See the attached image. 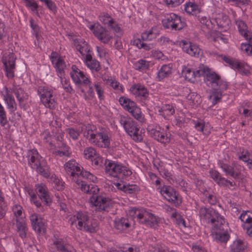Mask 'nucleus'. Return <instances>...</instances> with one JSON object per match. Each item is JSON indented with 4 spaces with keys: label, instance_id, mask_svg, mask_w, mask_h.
Masks as SVG:
<instances>
[{
    "label": "nucleus",
    "instance_id": "obj_38",
    "mask_svg": "<svg viewBox=\"0 0 252 252\" xmlns=\"http://www.w3.org/2000/svg\"><path fill=\"white\" fill-rule=\"evenodd\" d=\"M172 68L171 64L163 65L159 70L158 74V77L159 80L168 77L171 73Z\"/></svg>",
    "mask_w": 252,
    "mask_h": 252
},
{
    "label": "nucleus",
    "instance_id": "obj_43",
    "mask_svg": "<svg viewBox=\"0 0 252 252\" xmlns=\"http://www.w3.org/2000/svg\"><path fill=\"white\" fill-rule=\"evenodd\" d=\"M133 117L137 121L141 123H144L145 119L144 115L142 114L141 109L136 105L133 109H131L129 112Z\"/></svg>",
    "mask_w": 252,
    "mask_h": 252
},
{
    "label": "nucleus",
    "instance_id": "obj_32",
    "mask_svg": "<svg viewBox=\"0 0 252 252\" xmlns=\"http://www.w3.org/2000/svg\"><path fill=\"white\" fill-rule=\"evenodd\" d=\"M85 62L87 67L92 71L98 72L101 68L99 63L95 59H93L91 55H86Z\"/></svg>",
    "mask_w": 252,
    "mask_h": 252
},
{
    "label": "nucleus",
    "instance_id": "obj_9",
    "mask_svg": "<svg viewBox=\"0 0 252 252\" xmlns=\"http://www.w3.org/2000/svg\"><path fill=\"white\" fill-rule=\"evenodd\" d=\"M49 250L51 252H77L74 247L61 237L54 235L51 239Z\"/></svg>",
    "mask_w": 252,
    "mask_h": 252
},
{
    "label": "nucleus",
    "instance_id": "obj_7",
    "mask_svg": "<svg viewBox=\"0 0 252 252\" xmlns=\"http://www.w3.org/2000/svg\"><path fill=\"white\" fill-rule=\"evenodd\" d=\"M218 164L226 176H230L235 180L244 179L245 176L242 173V171L245 169V168L238 162L233 161L231 165H229L222 160H219Z\"/></svg>",
    "mask_w": 252,
    "mask_h": 252
},
{
    "label": "nucleus",
    "instance_id": "obj_20",
    "mask_svg": "<svg viewBox=\"0 0 252 252\" xmlns=\"http://www.w3.org/2000/svg\"><path fill=\"white\" fill-rule=\"evenodd\" d=\"M30 220L33 229L38 234L44 233L46 229V222L45 220L39 217L37 214H32Z\"/></svg>",
    "mask_w": 252,
    "mask_h": 252
},
{
    "label": "nucleus",
    "instance_id": "obj_50",
    "mask_svg": "<svg viewBox=\"0 0 252 252\" xmlns=\"http://www.w3.org/2000/svg\"><path fill=\"white\" fill-rule=\"evenodd\" d=\"M96 155L95 150L92 147L87 148L84 151V156L86 159L92 160Z\"/></svg>",
    "mask_w": 252,
    "mask_h": 252
},
{
    "label": "nucleus",
    "instance_id": "obj_22",
    "mask_svg": "<svg viewBox=\"0 0 252 252\" xmlns=\"http://www.w3.org/2000/svg\"><path fill=\"white\" fill-rule=\"evenodd\" d=\"M89 219V217L87 212L79 211L69 219V222L71 226L74 225L80 230L83 229V226Z\"/></svg>",
    "mask_w": 252,
    "mask_h": 252
},
{
    "label": "nucleus",
    "instance_id": "obj_21",
    "mask_svg": "<svg viewBox=\"0 0 252 252\" xmlns=\"http://www.w3.org/2000/svg\"><path fill=\"white\" fill-rule=\"evenodd\" d=\"M147 130L151 136L157 141L166 143L169 142V139L165 134L164 129L158 126H149Z\"/></svg>",
    "mask_w": 252,
    "mask_h": 252
},
{
    "label": "nucleus",
    "instance_id": "obj_58",
    "mask_svg": "<svg viewBox=\"0 0 252 252\" xmlns=\"http://www.w3.org/2000/svg\"><path fill=\"white\" fill-rule=\"evenodd\" d=\"M26 3V5L30 7L32 11H35L37 10L38 5L37 3L34 1V0H23Z\"/></svg>",
    "mask_w": 252,
    "mask_h": 252
},
{
    "label": "nucleus",
    "instance_id": "obj_11",
    "mask_svg": "<svg viewBox=\"0 0 252 252\" xmlns=\"http://www.w3.org/2000/svg\"><path fill=\"white\" fill-rule=\"evenodd\" d=\"M162 23L165 28L175 31L181 30L186 26V23L181 17L173 13L167 14Z\"/></svg>",
    "mask_w": 252,
    "mask_h": 252
},
{
    "label": "nucleus",
    "instance_id": "obj_31",
    "mask_svg": "<svg viewBox=\"0 0 252 252\" xmlns=\"http://www.w3.org/2000/svg\"><path fill=\"white\" fill-rule=\"evenodd\" d=\"M74 44L76 49L83 56L86 58L87 55H90L89 53L90 51V47L88 43L83 40H77L75 41Z\"/></svg>",
    "mask_w": 252,
    "mask_h": 252
},
{
    "label": "nucleus",
    "instance_id": "obj_53",
    "mask_svg": "<svg viewBox=\"0 0 252 252\" xmlns=\"http://www.w3.org/2000/svg\"><path fill=\"white\" fill-rule=\"evenodd\" d=\"M51 180L54 184L55 188L58 190H62L64 189L63 183L54 175H52Z\"/></svg>",
    "mask_w": 252,
    "mask_h": 252
},
{
    "label": "nucleus",
    "instance_id": "obj_52",
    "mask_svg": "<svg viewBox=\"0 0 252 252\" xmlns=\"http://www.w3.org/2000/svg\"><path fill=\"white\" fill-rule=\"evenodd\" d=\"M12 211L14 216L16 218V220L22 218L23 208L19 205L16 204L12 208Z\"/></svg>",
    "mask_w": 252,
    "mask_h": 252
},
{
    "label": "nucleus",
    "instance_id": "obj_34",
    "mask_svg": "<svg viewBox=\"0 0 252 252\" xmlns=\"http://www.w3.org/2000/svg\"><path fill=\"white\" fill-rule=\"evenodd\" d=\"M132 172L128 167L119 162L117 168V177L115 178L123 179L124 177L130 176Z\"/></svg>",
    "mask_w": 252,
    "mask_h": 252
},
{
    "label": "nucleus",
    "instance_id": "obj_62",
    "mask_svg": "<svg viewBox=\"0 0 252 252\" xmlns=\"http://www.w3.org/2000/svg\"><path fill=\"white\" fill-rule=\"evenodd\" d=\"M139 190L138 187L136 185H126L125 192L127 193H133Z\"/></svg>",
    "mask_w": 252,
    "mask_h": 252
},
{
    "label": "nucleus",
    "instance_id": "obj_30",
    "mask_svg": "<svg viewBox=\"0 0 252 252\" xmlns=\"http://www.w3.org/2000/svg\"><path fill=\"white\" fill-rule=\"evenodd\" d=\"M239 33L248 41L252 39V33L248 30L246 24L243 21L240 20L236 22Z\"/></svg>",
    "mask_w": 252,
    "mask_h": 252
},
{
    "label": "nucleus",
    "instance_id": "obj_10",
    "mask_svg": "<svg viewBox=\"0 0 252 252\" xmlns=\"http://www.w3.org/2000/svg\"><path fill=\"white\" fill-rule=\"evenodd\" d=\"M153 30L146 31L142 33L141 38H133L131 40V44L136 46L139 49H143L146 51H149L155 47L153 43H148L146 41H151L154 37Z\"/></svg>",
    "mask_w": 252,
    "mask_h": 252
},
{
    "label": "nucleus",
    "instance_id": "obj_39",
    "mask_svg": "<svg viewBox=\"0 0 252 252\" xmlns=\"http://www.w3.org/2000/svg\"><path fill=\"white\" fill-rule=\"evenodd\" d=\"M246 246L240 240L234 241L231 246V252H246Z\"/></svg>",
    "mask_w": 252,
    "mask_h": 252
},
{
    "label": "nucleus",
    "instance_id": "obj_51",
    "mask_svg": "<svg viewBox=\"0 0 252 252\" xmlns=\"http://www.w3.org/2000/svg\"><path fill=\"white\" fill-rule=\"evenodd\" d=\"M8 123L6 112L4 107L0 103V124L4 126Z\"/></svg>",
    "mask_w": 252,
    "mask_h": 252
},
{
    "label": "nucleus",
    "instance_id": "obj_16",
    "mask_svg": "<svg viewBox=\"0 0 252 252\" xmlns=\"http://www.w3.org/2000/svg\"><path fill=\"white\" fill-rule=\"evenodd\" d=\"M94 35L102 43H108L112 38L110 32L99 24H94L90 27Z\"/></svg>",
    "mask_w": 252,
    "mask_h": 252
},
{
    "label": "nucleus",
    "instance_id": "obj_24",
    "mask_svg": "<svg viewBox=\"0 0 252 252\" xmlns=\"http://www.w3.org/2000/svg\"><path fill=\"white\" fill-rule=\"evenodd\" d=\"M241 220L244 223V227L246 229V233L252 236V212L247 211H243L239 217Z\"/></svg>",
    "mask_w": 252,
    "mask_h": 252
},
{
    "label": "nucleus",
    "instance_id": "obj_27",
    "mask_svg": "<svg viewBox=\"0 0 252 252\" xmlns=\"http://www.w3.org/2000/svg\"><path fill=\"white\" fill-rule=\"evenodd\" d=\"M119 162L109 159H106L104 162L105 172L107 176L115 178L117 177V168Z\"/></svg>",
    "mask_w": 252,
    "mask_h": 252
},
{
    "label": "nucleus",
    "instance_id": "obj_57",
    "mask_svg": "<svg viewBox=\"0 0 252 252\" xmlns=\"http://www.w3.org/2000/svg\"><path fill=\"white\" fill-rule=\"evenodd\" d=\"M242 51L248 55H252V45L249 43H242L241 46Z\"/></svg>",
    "mask_w": 252,
    "mask_h": 252
},
{
    "label": "nucleus",
    "instance_id": "obj_47",
    "mask_svg": "<svg viewBox=\"0 0 252 252\" xmlns=\"http://www.w3.org/2000/svg\"><path fill=\"white\" fill-rule=\"evenodd\" d=\"M149 62L145 60L140 59L134 63V67L138 70H143L148 69Z\"/></svg>",
    "mask_w": 252,
    "mask_h": 252
},
{
    "label": "nucleus",
    "instance_id": "obj_14",
    "mask_svg": "<svg viewBox=\"0 0 252 252\" xmlns=\"http://www.w3.org/2000/svg\"><path fill=\"white\" fill-rule=\"evenodd\" d=\"M15 60L16 57L13 53H6L2 58L6 76L9 79L12 78L14 76Z\"/></svg>",
    "mask_w": 252,
    "mask_h": 252
},
{
    "label": "nucleus",
    "instance_id": "obj_33",
    "mask_svg": "<svg viewBox=\"0 0 252 252\" xmlns=\"http://www.w3.org/2000/svg\"><path fill=\"white\" fill-rule=\"evenodd\" d=\"M98 229L97 221L94 219H89L83 226V229L80 230L90 233H94Z\"/></svg>",
    "mask_w": 252,
    "mask_h": 252
},
{
    "label": "nucleus",
    "instance_id": "obj_46",
    "mask_svg": "<svg viewBox=\"0 0 252 252\" xmlns=\"http://www.w3.org/2000/svg\"><path fill=\"white\" fill-rule=\"evenodd\" d=\"M184 6L185 11L189 15H193L198 10V6L193 2H188Z\"/></svg>",
    "mask_w": 252,
    "mask_h": 252
},
{
    "label": "nucleus",
    "instance_id": "obj_18",
    "mask_svg": "<svg viewBox=\"0 0 252 252\" xmlns=\"http://www.w3.org/2000/svg\"><path fill=\"white\" fill-rule=\"evenodd\" d=\"M50 59L56 69L58 76L62 79L64 75V69L66 67L64 60L59 54L54 52L50 56Z\"/></svg>",
    "mask_w": 252,
    "mask_h": 252
},
{
    "label": "nucleus",
    "instance_id": "obj_1",
    "mask_svg": "<svg viewBox=\"0 0 252 252\" xmlns=\"http://www.w3.org/2000/svg\"><path fill=\"white\" fill-rule=\"evenodd\" d=\"M79 178L74 181L77 187L88 194H92L90 197V203L94 207L95 211L108 212L113 207L111 200L104 195L99 194V189L96 186L88 185Z\"/></svg>",
    "mask_w": 252,
    "mask_h": 252
},
{
    "label": "nucleus",
    "instance_id": "obj_25",
    "mask_svg": "<svg viewBox=\"0 0 252 252\" xmlns=\"http://www.w3.org/2000/svg\"><path fill=\"white\" fill-rule=\"evenodd\" d=\"M180 45L185 52L191 56L196 57L199 55L200 50L196 44L186 40H182Z\"/></svg>",
    "mask_w": 252,
    "mask_h": 252
},
{
    "label": "nucleus",
    "instance_id": "obj_64",
    "mask_svg": "<svg viewBox=\"0 0 252 252\" xmlns=\"http://www.w3.org/2000/svg\"><path fill=\"white\" fill-rule=\"evenodd\" d=\"M239 113L243 114L245 117L252 116V110H249L245 106H242L239 109Z\"/></svg>",
    "mask_w": 252,
    "mask_h": 252
},
{
    "label": "nucleus",
    "instance_id": "obj_59",
    "mask_svg": "<svg viewBox=\"0 0 252 252\" xmlns=\"http://www.w3.org/2000/svg\"><path fill=\"white\" fill-rule=\"evenodd\" d=\"M251 158H252V155L248 151H243L241 155L238 157L239 159L245 162L249 161Z\"/></svg>",
    "mask_w": 252,
    "mask_h": 252
},
{
    "label": "nucleus",
    "instance_id": "obj_17",
    "mask_svg": "<svg viewBox=\"0 0 252 252\" xmlns=\"http://www.w3.org/2000/svg\"><path fill=\"white\" fill-rule=\"evenodd\" d=\"M70 75L76 85H88L91 83L90 80L85 75L84 72L75 65L72 66Z\"/></svg>",
    "mask_w": 252,
    "mask_h": 252
},
{
    "label": "nucleus",
    "instance_id": "obj_42",
    "mask_svg": "<svg viewBox=\"0 0 252 252\" xmlns=\"http://www.w3.org/2000/svg\"><path fill=\"white\" fill-rule=\"evenodd\" d=\"M41 101L46 107L50 109L55 108L57 104L53 94L51 95V96H47L46 98L43 97Z\"/></svg>",
    "mask_w": 252,
    "mask_h": 252
},
{
    "label": "nucleus",
    "instance_id": "obj_3",
    "mask_svg": "<svg viewBox=\"0 0 252 252\" xmlns=\"http://www.w3.org/2000/svg\"><path fill=\"white\" fill-rule=\"evenodd\" d=\"M82 131L84 136L94 145L100 148H107L109 146L110 139L105 129L97 130L95 126L87 125L83 126Z\"/></svg>",
    "mask_w": 252,
    "mask_h": 252
},
{
    "label": "nucleus",
    "instance_id": "obj_6",
    "mask_svg": "<svg viewBox=\"0 0 252 252\" xmlns=\"http://www.w3.org/2000/svg\"><path fill=\"white\" fill-rule=\"evenodd\" d=\"M199 213L201 219L211 224L213 228L225 222L224 218L212 208L201 207Z\"/></svg>",
    "mask_w": 252,
    "mask_h": 252
},
{
    "label": "nucleus",
    "instance_id": "obj_60",
    "mask_svg": "<svg viewBox=\"0 0 252 252\" xmlns=\"http://www.w3.org/2000/svg\"><path fill=\"white\" fill-rule=\"evenodd\" d=\"M66 132L68 133L69 137L73 140H76L78 139L80 134L77 130H75L73 128H68L66 129Z\"/></svg>",
    "mask_w": 252,
    "mask_h": 252
},
{
    "label": "nucleus",
    "instance_id": "obj_2",
    "mask_svg": "<svg viewBox=\"0 0 252 252\" xmlns=\"http://www.w3.org/2000/svg\"><path fill=\"white\" fill-rule=\"evenodd\" d=\"M13 93L15 94L20 107L26 109L29 95L21 87L16 85L15 82L13 83L11 88L5 86L1 91V95L7 108L11 112H14L17 109V104Z\"/></svg>",
    "mask_w": 252,
    "mask_h": 252
},
{
    "label": "nucleus",
    "instance_id": "obj_13",
    "mask_svg": "<svg viewBox=\"0 0 252 252\" xmlns=\"http://www.w3.org/2000/svg\"><path fill=\"white\" fill-rule=\"evenodd\" d=\"M229 227L225 222L220 224L216 227L212 228V235L216 241L220 243H226L229 239Z\"/></svg>",
    "mask_w": 252,
    "mask_h": 252
},
{
    "label": "nucleus",
    "instance_id": "obj_55",
    "mask_svg": "<svg viewBox=\"0 0 252 252\" xmlns=\"http://www.w3.org/2000/svg\"><path fill=\"white\" fill-rule=\"evenodd\" d=\"M94 87L97 92L98 97L100 100L104 98V91L99 82H96L94 84Z\"/></svg>",
    "mask_w": 252,
    "mask_h": 252
},
{
    "label": "nucleus",
    "instance_id": "obj_49",
    "mask_svg": "<svg viewBox=\"0 0 252 252\" xmlns=\"http://www.w3.org/2000/svg\"><path fill=\"white\" fill-rule=\"evenodd\" d=\"M209 69V68L203 65V64H201L200 65L198 69H196L195 70H194V77H195V78L196 77H200L201 76H203L204 75L205 76L206 73H207L208 70Z\"/></svg>",
    "mask_w": 252,
    "mask_h": 252
},
{
    "label": "nucleus",
    "instance_id": "obj_48",
    "mask_svg": "<svg viewBox=\"0 0 252 252\" xmlns=\"http://www.w3.org/2000/svg\"><path fill=\"white\" fill-rule=\"evenodd\" d=\"M216 22L219 26L222 28L228 26L230 23L228 17L223 14L219 15L216 18Z\"/></svg>",
    "mask_w": 252,
    "mask_h": 252
},
{
    "label": "nucleus",
    "instance_id": "obj_4",
    "mask_svg": "<svg viewBox=\"0 0 252 252\" xmlns=\"http://www.w3.org/2000/svg\"><path fill=\"white\" fill-rule=\"evenodd\" d=\"M130 213L133 219L139 223L154 229L158 228L160 219L150 210L144 208H133Z\"/></svg>",
    "mask_w": 252,
    "mask_h": 252
},
{
    "label": "nucleus",
    "instance_id": "obj_29",
    "mask_svg": "<svg viewBox=\"0 0 252 252\" xmlns=\"http://www.w3.org/2000/svg\"><path fill=\"white\" fill-rule=\"evenodd\" d=\"M130 226V223L127 218H118L114 221V227L119 232L126 231Z\"/></svg>",
    "mask_w": 252,
    "mask_h": 252
},
{
    "label": "nucleus",
    "instance_id": "obj_19",
    "mask_svg": "<svg viewBox=\"0 0 252 252\" xmlns=\"http://www.w3.org/2000/svg\"><path fill=\"white\" fill-rule=\"evenodd\" d=\"M35 187L36 193L40 199L45 205L49 206L52 202V199L46 185L44 183H40L36 185Z\"/></svg>",
    "mask_w": 252,
    "mask_h": 252
},
{
    "label": "nucleus",
    "instance_id": "obj_45",
    "mask_svg": "<svg viewBox=\"0 0 252 252\" xmlns=\"http://www.w3.org/2000/svg\"><path fill=\"white\" fill-rule=\"evenodd\" d=\"M183 74L185 79L190 82H194L195 80L194 69L189 67H185L183 69Z\"/></svg>",
    "mask_w": 252,
    "mask_h": 252
},
{
    "label": "nucleus",
    "instance_id": "obj_35",
    "mask_svg": "<svg viewBox=\"0 0 252 252\" xmlns=\"http://www.w3.org/2000/svg\"><path fill=\"white\" fill-rule=\"evenodd\" d=\"M17 231L19 236L24 239L27 236L28 227L27 223L24 220H17L16 221Z\"/></svg>",
    "mask_w": 252,
    "mask_h": 252
},
{
    "label": "nucleus",
    "instance_id": "obj_54",
    "mask_svg": "<svg viewBox=\"0 0 252 252\" xmlns=\"http://www.w3.org/2000/svg\"><path fill=\"white\" fill-rule=\"evenodd\" d=\"M31 201L33 203L37 208H39V211L43 212L44 209L42 206L41 201L37 200L36 195L34 193L31 195Z\"/></svg>",
    "mask_w": 252,
    "mask_h": 252
},
{
    "label": "nucleus",
    "instance_id": "obj_8",
    "mask_svg": "<svg viewBox=\"0 0 252 252\" xmlns=\"http://www.w3.org/2000/svg\"><path fill=\"white\" fill-rule=\"evenodd\" d=\"M121 124L131 138L135 142H141L144 137V133L137 127L136 123L130 118L121 119Z\"/></svg>",
    "mask_w": 252,
    "mask_h": 252
},
{
    "label": "nucleus",
    "instance_id": "obj_40",
    "mask_svg": "<svg viewBox=\"0 0 252 252\" xmlns=\"http://www.w3.org/2000/svg\"><path fill=\"white\" fill-rule=\"evenodd\" d=\"M51 146L50 150L52 153L56 156H59L60 157H69L71 156V152L69 151V147H65L64 149V151H61L60 150L54 149V145L52 142H50Z\"/></svg>",
    "mask_w": 252,
    "mask_h": 252
},
{
    "label": "nucleus",
    "instance_id": "obj_28",
    "mask_svg": "<svg viewBox=\"0 0 252 252\" xmlns=\"http://www.w3.org/2000/svg\"><path fill=\"white\" fill-rule=\"evenodd\" d=\"M220 78V76L218 74L214 72H211L209 69L205 76L204 80L208 86L215 90V89H217L218 87V83H219Z\"/></svg>",
    "mask_w": 252,
    "mask_h": 252
},
{
    "label": "nucleus",
    "instance_id": "obj_41",
    "mask_svg": "<svg viewBox=\"0 0 252 252\" xmlns=\"http://www.w3.org/2000/svg\"><path fill=\"white\" fill-rule=\"evenodd\" d=\"M37 93L40 96V100H42L43 97L46 98L47 96H51V95L53 94V91L47 86H41L38 87Z\"/></svg>",
    "mask_w": 252,
    "mask_h": 252
},
{
    "label": "nucleus",
    "instance_id": "obj_63",
    "mask_svg": "<svg viewBox=\"0 0 252 252\" xmlns=\"http://www.w3.org/2000/svg\"><path fill=\"white\" fill-rule=\"evenodd\" d=\"M162 111L167 115H172L175 113L173 107L170 105L167 104L162 107Z\"/></svg>",
    "mask_w": 252,
    "mask_h": 252
},
{
    "label": "nucleus",
    "instance_id": "obj_5",
    "mask_svg": "<svg viewBox=\"0 0 252 252\" xmlns=\"http://www.w3.org/2000/svg\"><path fill=\"white\" fill-rule=\"evenodd\" d=\"M66 173L72 181L81 177L85 178L92 182H95L96 178L90 172L84 170L83 168L74 159L68 161L64 164Z\"/></svg>",
    "mask_w": 252,
    "mask_h": 252
},
{
    "label": "nucleus",
    "instance_id": "obj_23",
    "mask_svg": "<svg viewBox=\"0 0 252 252\" xmlns=\"http://www.w3.org/2000/svg\"><path fill=\"white\" fill-rule=\"evenodd\" d=\"M130 92L135 97L141 100H146L149 98V91L144 85L140 84L132 85L130 88Z\"/></svg>",
    "mask_w": 252,
    "mask_h": 252
},
{
    "label": "nucleus",
    "instance_id": "obj_36",
    "mask_svg": "<svg viewBox=\"0 0 252 252\" xmlns=\"http://www.w3.org/2000/svg\"><path fill=\"white\" fill-rule=\"evenodd\" d=\"M35 170L44 178H48L51 176L50 167L44 160H42V162Z\"/></svg>",
    "mask_w": 252,
    "mask_h": 252
},
{
    "label": "nucleus",
    "instance_id": "obj_56",
    "mask_svg": "<svg viewBox=\"0 0 252 252\" xmlns=\"http://www.w3.org/2000/svg\"><path fill=\"white\" fill-rule=\"evenodd\" d=\"M209 174L211 178L217 184L220 179L221 178L220 173L216 170L211 169L209 171Z\"/></svg>",
    "mask_w": 252,
    "mask_h": 252
},
{
    "label": "nucleus",
    "instance_id": "obj_37",
    "mask_svg": "<svg viewBox=\"0 0 252 252\" xmlns=\"http://www.w3.org/2000/svg\"><path fill=\"white\" fill-rule=\"evenodd\" d=\"M119 102L123 107L128 112L137 105L135 102L125 96H121L119 98Z\"/></svg>",
    "mask_w": 252,
    "mask_h": 252
},
{
    "label": "nucleus",
    "instance_id": "obj_15",
    "mask_svg": "<svg viewBox=\"0 0 252 252\" xmlns=\"http://www.w3.org/2000/svg\"><path fill=\"white\" fill-rule=\"evenodd\" d=\"M223 61L233 69H237L242 75H249L250 74L249 66L247 63L238 60L224 57Z\"/></svg>",
    "mask_w": 252,
    "mask_h": 252
},
{
    "label": "nucleus",
    "instance_id": "obj_12",
    "mask_svg": "<svg viewBox=\"0 0 252 252\" xmlns=\"http://www.w3.org/2000/svg\"><path fill=\"white\" fill-rule=\"evenodd\" d=\"M161 195L169 202L176 207L179 206L182 202L179 194L171 186H164L160 189Z\"/></svg>",
    "mask_w": 252,
    "mask_h": 252
},
{
    "label": "nucleus",
    "instance_id": "obj_44",
    "mask_svg": "<svg viewBox=\"0 0 252 252\" xmlns=\"http://www.w3.org/2000/svg\"><path fill=\"white\" fill-rule=\"evenodd\" d=\"M99 19L104 25L111 26L112 24H114V19L110 15L106 12H101L99 15Z\"/></svg>",
    "mask_w": 252,
    "mask_h": 252
},
{
    "label": "nucleus",
    "instance_id": "obj_61",
    "mask_svg": "<svg viewBox=\"0 0 252 252\" xmlns=\"http://www.w3.org/2000/svg\"><path fill=\"white\" fill-rule=\"evenodd\" d=\"M110 85L115 90L123 92V86L115 80L110 79L108 80Z\"/></svg>",
    "mask_w": 252,
    "mask_h": 252
},
{
    "label": "nucleus",
    "instance_id": "obj_26",
    "mask_svg": "<svg viewBox=\"0 0 252 252\" xmlns=\"http://www.w3.org/2000/svg\"><path fill=\"white\" fill-rule=\"evenodd\" d=\"M29 164L34 169L37 168L42 162V157L38 154L36 150L32 149L28 152Z\"/></svg>",
    "mask_w": 252,
    "mask_h": 252
}]
</instances>
